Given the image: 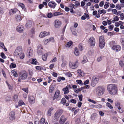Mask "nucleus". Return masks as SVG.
Returning <instances> with one entry per match:
<instances>
[{
	"label": "nucleus",
	"instance_id": "obj_14",
	"mask_svg": "<svg viewBox=\"0 0 124 124\" xmlns=\"http://www.w3.org/2000/svg\"><path fill=\"white\" fill-rule=\"evenodd\" d=\"M24 30V28L21 25H19L16 27L17 31L19 33H22L23 32Z\"/></svg>",
	"mask_w": 124,
	"mask_h": 124
},
{
	"label": "nucleus",
	"instance_id": "obj_55",
	"mask_svg": "<svg viewBox=\"0 0 124 124\" xmlns=\"http://www.w3.org/2000/svg\"><path fill=\"white\" fill-rule=\"evenodd\" d=\"M39 120L38 119H36L34 121L35 124H39Z\"/></svg>",
	"mask_w": 124,
	"mask_h": 124
},
{
	"label": "nucleus",
	"instance_id": "obj_46",
	"mask_svg": "<svg viewBox=\"0 0 124 124\" xmlns=\"http://www.w3.org/2000/svg\"><path fill=\"white\" fill-rule=\"evenodd\" d=\"M13 99L15 101H17L18 99L17 95L16 94L14 95V96Z\"/></svg>",
	"mask_w": 124,
	"mask_h": 124
},
{
	"label": "nucleus",
	"instance_id": "obj_5",
	"mask_svg": "<svg viewBox=\"0 0 124 124\" xmlns=\"http://www.w3.org/2000/svg\"><path fill=\"white\" fill-rule=\"evenodd\" d=\"M105 44L104 37L103 36H101L99 38V45L101 48H103Z\"/></svg>",
	"mask_w": 124,
	"mask_h": 124
},
{
	"label": "nucleus",
	"instance_id": "obj_20",
	"mask_svg": "<svg viewBox=\"0 0 124 124\" xmlns=\"http://www.w3.org/2000/svg\"><path fill=\"white\" fill-rule=\"evenodd\" d=\"M37 49L38 50L37 52L38 54L39 55H41L42 54L43 47L41 45H39L38 46Z\"/></svg>",
	"mask_w": 124,
	"mask_h": 124
},
{
	"label": "nucleus",
	"instance_id": "obj_48",
	"mask_svg": "<svg viewBox=\"0 0 124 124\" xmlns=\"http://www.w3.org/2000/svg\"><path fill=\"white\" fill-rule=\"evenodd\" d=\"M16 65L13 63H11L10 66V67L11 68H14L16 67Z\"/></svg>",
	"mask_w": 124,
	"mask_h": 124
},
{
	"label": "nucleus",
	"instance_id": "obj_57",
	"mask_svg": "<svg viewBox=\"0 0 124 124\" xmlns=\"http://www.w3.org/2000/svg\"><path fill=\"white\" fill-rule=\"evenodd\" d=\"M47 16L48 17L51 18L52 16L53 15L51 13H48Z\"/></svg>",
	"mask_w": 124,
	"mask_h": 124
},
{
	"label": "nucleus",
	"instance_id": "obj_29",
	"mask_svg": "<svg viewBox=\"0 0 124 124\" xmlns=\"http://www.w3.org/2000/svg\"><path fill=\"white\" fill-rule=\"evenodd\" d=\"M89 18L88 15L86 14H85V15L81 17V19L82 20H84L86 18L89 19Z\"/></svg>",
	"mask_w": 124,
	"mask_h": 124
},
{
	"label": "nucleus",
	"instance_id": "obj_31",
	"mask_svg": "<svg viewBox=\"0 0 124 124\" xmlns=\"http://www.w3.org/2000/svg\"><path fill=\"white\" fill-rule=\"evenodd\" d=\"M18 6L21 7L23 9H24V10H26V8H25L24 5L23 3H18Z\"/></svg>",
	"mask_w": 124,
	"mask_h": 124
},
{
	"label": "nucleus",
	"instance_id": "obj_45",
	"mask_svg": "<svg viewBox=\"0 0 124 124\" xmlns=\"http://www.w3.org/2000/svg\"><path fill=\"white\" fill-rule=\"evenodd\" d=\"M6 82L8 87L9 89L11 90L13 89L12 86L10 85L7 81H6Z\"/></svg>",
	"mask_w": 124,
	"mask_h": 124
},
{
	"label": "nucleus",
	"instance_id": "obj_53",
	"mask_svg": "<svg viewBox=\"0 0 124 124\" xmlns=\"http://www.w3.org/2000/svg\"><path fill=\"white\" fill-rule=\"evenodd\" d=\"M78 47L80 51H82L83 50V48L82 44H80L78 46Z\"/></svg>",
	"mask_w": 124,
	"mask_h": 124
},
{
	"label": "nucleus",
	"instance_id": "obj_28",
	"mask_svg": "<svg viewBox=\"0 0 124 124\" xmlns=\"http://www.w3.org/2000/svg\"><path fill=\"white\" fill-rule=\"evenodd\" d=\"M74 52L75 55L77 56L79 55V53L78 51V49L77 47L75 48Z\"/></svg>",
	"mask_w": 124,
	"mask_h": 124
},
{
	"label": "nucleus",
	"instance_id": "obj_32",
	"mask_svg": "<svg viewBox=\"0 0 124 124\" xmlns=\"http://www.w3.org/2000/svg\"><path fill=\"white\" fill-rule=\"evenodd\" d=\"M77 72L79 75L81 76H83L84 73L81 70H78L77 71Z\"/></svg>",
	"mask_w": 124,
	"mask_h": 124
},
{
	"label": "nucleus",
	"instance_id": "obj_10",
	"mask_svg": "<svg viewBox=\"0 0 124 124\" xmlns=\"http://www.w3.org/2000/svg\"><path fill=\"white\" fill-rule=\"evenodd\" d=\"M54 25L55 28H58L60 27L62 25L61 22L58 20H56L54 22Z\"/></svg>",
	"mask_w": 124,
	"mask_h": 124
},
{
	"label": "nucleus",
	"instance_id": "obj_60",
	"mask_svg": "<svg viewBox=\"0 0 124 124\" xmlns=\"http://www.w3.org/2000/svg\"><path fill=\"white\" fill-rule=\"evenodd\" d=\"M70 102L72 103L75 104L77 102V101L76 100L74 99H71L70 100Z\"/></svg>",
	"mask_w": 124,
	"mask_h": 124
},
{
	"label": "nucleus",
	"instance_id": "obj_49",
	"mask_svg": "<svg viewBox=\"0 0 124 124\" xmlns=\"http://www.w3.org/2000/svg\"><path fill=\"white\" fill-rule=\"evenodd\" d=\"M119 19L117 16H116L114 18L113 20L112 21V22H114L113 21H118Z\"/></svg>",
	"mask_w": 124,
	"mask_h": 124
},
{
	"label": "nucleus",
	"instance_id": "obj_26",
	"mask_svg": "<svg viewBox=\"0 0 124 124\" xmlns=\"http://www.w3.org/2000/svg\"><path fill=\"white\" fill-rule=\"evenodd\" d=\"M32 24V22L31 21H28L26 24V26L28 28H29L31 27Z\"/></svg>",
	"mask_w": 124,
	"mask_h": 124
},
{
	"label": "nucleus",
	"instance_id": "obj_34",
	"mask_svg": "<svg viewBox=\"0 0 124 124\" xmlns=\"http://www.w3.org/2000/svg\"><path fill=\"white\" fill-rule=\"evenodd\" d=\"M47 54H45L42 55V59L44 61H46L47 60Z\"/></svg>",
	"mask_w": 124,
	"mask_h": 124
},
{
	"label": "nucleus",
	"instance_id": "obj_38",
	"mask_svg": "<svg viewBox=\"0 0 124 124\" xmlns=\"http://www.w3.org/2000/svg\"><path fill=\"white\" fill-rule=\"evenodd\" d=\"M119 65L121 67H123L124 66V61L120 60L119 62Z\"/></svg>",
	"mask_w": 124,
	"mask_h": 124
},
{
	"label": "nucleus",
	"instance_id": "obj_3",
	"mask_svg": "<svg viewBox=\"0 0 124 124\" xmlns=\"http://www.w3.org/2000/svg\"><path fill=\"white\" fill-rule=\"evenodd\" d=\"M69 66L71 69H74L78 67L79 63L78 60L73 62L70 61L69 62Z\"/></svg>",
	"mask_w": 124,
	"mask_h": 124
},
{
	"label": "nucleus",
	"instance_id": "obj_51",
	"mask_svg": "<svg viewBox=\"0 0 124 124\" xmlns=\"http://www.w3.org/2000/svg\"><path fill=\"white\" fill-rule=\"evenodd\" d=\"M62 14L60 12H56L54 13V16H57L62 15Z\"/></svg>",
	"mask_w": 124,
	"mask_h": 124
},
{
	"label": "nucleus",
	"instance_id": "obj_12",
	"mask_svg": "<svg viewBox=\"0 0 124 124\" xmlns=\"http://www.w3.org/2000/svg\"><path fill=\"white\" fill-rule=\"evenodd\" d=\"M71 86L70 85H68L65 87L63 88L62 90L64 92V94H68L69 92V89H71Z\"/></svg>",
	"mask_w": 124,
	"mask_h": 124
},
{
	"label": "nucleus",
	"instance_id": "obj_64",
	"mask_svg": "<svg viewBox=\"0 0 124 124\" xmlns=\"http://www.w3.org/2000/svg\"><path fill=\"white\" fill-rule=\"evenodd\" d=\"M121 41L122 44L124 46V38H122L121 39Z\"/></svg>",
	"mask_w": 124,
	"mask_h": 124
},
{
	"label": "nucleus",
	"instance_id": "obj_36",
	"mask_svg": "<svg viewBox=\"0 0 124 124\" xmlns=\"http://www.w3.org/2000/svg\"><path fill=\"white\" fill-rule=\"evenodd\" d=\"M67 62L63 60L61 64V66L62 67H64L66 65Z\"/></svg>",
	"mask_w": 124,
	"mask_h": 124
},
{
	"label": "nucleus",
	"instance_id": "obj_24",
	"mask_svg": "<svg viewBox=\"0 0 124 124\" xmlns=\"http://www.w3.org/2000/svg\"><path fill=\"white\" fill-rule=\"evenodd\" d=\"M115 105L119 110V112L120 113H122L124 111V110H121V108L119 106L120 103L119 102H116L115 103Z\"/></svg>",
	"mask_w": 124,
	"mask_h": 124
},
{
	"label": "nucleus",
	"instance_id": "obj_11",
	"mask_svg": "<svg viewBox=\"0 0 124 124\" xmlns=\"http://www.w3.org/2000/svg\"><path fill=\"white\" fill-rule=\"evenodd\" d=\"M88 42L91 46H94L95 43V39L93 37H91L89 39Z\"/></svg>",
	"mask_w": 124,
	"mask_h": 124
},
{
	"label": "nucleus",
	"instance_id": "obj_1",
	"mask_svg": "<svg viewBox=\"0 0 124 124\" xmlns=\"http://www.w3.org/2000/svg\"><path fill=\"white\" fill-rule=\"evenodd\" d=\"M107 90L109 93L111 95H113L116 94L118 89L117 85L112 84L108 85L107 86Z\"/></svg>",
	"mask_w": 124,
	"mask_h": 124
},
{
	"label": "nucleus",
	"instance_id": "obj_58",
	"mask_svg": "<svg viewBox=\"0 0 124 124\" xmlns=\"http://www.w3.org/2000/svg\"><path fill=\"white\" fill-rule=\"evenodd\" d=\"M35 68L37 70H40L42 69V68L40 66H37L35 67Z\"/></svg>",
	"mask_w": 124,
	"mask_h": 124
},
{
	"label": "nucleus",
	"instance_id": "obj_9",
	"mask_svg": "<svg viewBox=\"0 0 124 124\" xmlns=\"http://www.w3.org/2000/svg\"><path fill=\"white\" fill-rule=\"evenodd\" d=\"M15 112L14 111H12L9 114V119L11 121L14 120L16 118Z\"/></svg>",
	"mask_w": 124,
	"mask_h": 124
},
{
	"label": "nucleus",
	"instance_id": "obj_37",
	"mask_svg": "<svg viewBox=\"0 0 124 124\" xmlns=\"http://www.w3.org/2000/svg\"><path fill=\"white\" fill-rule=\"evenodd\" d=\"M72 44V42L71 41H70L68 42L66 45V46L67 47H70Z\"/></svg>",
	"mask_w": 124,
	"mask_h": 124
},
{
	"label": "nucleus",
	"instance_id": "obj_42",
	"mask_svg": "<svg viewBox=\"0 0 124 124\" xmlns=\"http://www.w3.org/2000/svg\"><path fill=\"white\" fill-rule=\"evenodd\" d=\"M109 3L108 2H106L104 5V8L105 9H107L109 6Z\"/></svg>",
	"mask_w": 124,
	"mask_h": 124
},
{
	"label": "nucleus",
	"instance_id": "obj_40",
	"mask_svg": "<svg viewBox=\"0 0 124 124\" xmlns=\"http://www.w3.org/2000/svg\"><path fill=\"white\" fill-rule=\"evenodd\" d=\"M106 106L109 108L111 109H112L113 108V107L111 104L108 102H107L106 103Z\"/></svg>",
	"mask_w": 124,
	"mask_h": 124
},
{
	"label": "nucleus",
	"instance_id": "obj_56",
	"mask_svg": "<svg viewBox=\"0 0 124 124\" xmlns=\"http://www.w3.org/2000/svg\"><path fill=\"white\" fill-rule=\"evenodd\" d=\"M23 104H24V103L22 101H20L19 102V105L21 106Z\"/></svg>",
	"mask_w": 124,
	"mask_h": 124
},
{
	"label": "nucleus",
	"instance_id": "obj_39",
	"mask_svg": "<svg viewBox=\"0 0 124 124\" xmlns=\"http://www.w3.org/2000/svg\"><path fill=\"white\" fill-rule=\"evenodd\" d=\"M12 73H13L14 76L16 77H17L18 75L17 72L14 70L11 71Z\"/></svg>",
	"mask_w": 124,
	"mask_h": 124
},
{
	"label": "nucleus",
	"instance_id": "obj_41",
	"mask_svg": "<svg viewBox=\"0 0 124 124\" xmlns=\"http://www.w3.org/2000/svg\"><path fill=\"white\" fill-rule=\"evenodd\" d=\"M76 82L77 83L80 85H83V84L82 83V81L81 80H76Z\"/></svg>",
	"mask_w": 124,
	"mask_h": 124
},
{
	"label": "nucleus",
	"instance_id": "obj_61",
	"mask_svg": "<svg viewBox=\"0 0 124 124\" xmlns=\"http://www.w3.org/2000/svg\"><path fill=\"white\" fill-rule=\"evenodd\" d=\"M45 122V119L44 118H42L40 120V123L41 124H43Z\"/></svg>",
	"mask_w": 124,
	"mask_h": 124
},
{
	"label": "nucleus",
	"instance_id": "obj_4",
	"mask_svg": "<svg viewBox=\"0 0 124 124\" xmlns=\"http://www.w3.org/2000/svg\"><path fill=\"white\" fill-rule=\"evenodd\" d=\"M27 77V73L25 71H22L20 73L18 80L20 82L21 79H26Z\"/></svg>",
	"mask_w": 124,
	"mask_h": 124
},
{
	"label": "nucleus",
	"instance_id": "obj_47",
	"mask_svg": "<svg viewBox=\"0 0 124 124\" xmlns=\"http://www.w3.org/2000/svg\"><path fill=\"white\" fill-rule=\"evenodd\" d=\"M96 114H92L91 116V119L93 120H94L96 117Z\"/></svg>",
	"mask_w": 124,
	"mask_h": 124
},
{
	"label": "nucleus",
	"instance_id": "obj_18",
	"mask_svg": "<svg viewBox=\"0 0 124 124\" xmlns=\"http://www.w3.org/2000/svg\"><path fill=\"white\" fill-rule=\"evenodd\" d=\"M60 91L59 90H57L56 91L55 94L53 98V100H54L55 99H57L58 98H60Z\"/></svg>",
	"mask_w": 124,
	"mask_h": 124
},
{
	"label": "nucleus",
	"instance_id": "obj_33",
	"mask_svg": "<svg viewBox=\"0 0 124 124\" xmlns=\"http://www.w3.org/2000/svg\"><path fill=\"white\" fill-rule=\"evenodd\" d=\"M54 109V108H53L51 107L49 108V109L48 112V115L49 116H50L51 115V112Z\"/></svg>",
	"mask_w": 124,
	"mask_h": 124
},
{
	"label": "nucleus",
	"instance_id": "obj_30",
	"mask_svg": "<svg viewBox=\"0 0 124 124\" xmlns=\"http://www.w3.org/2000/svg\"><path fill=\"white\" fill-rule=\"evenodd\" d=\"M88 61V60L86 57L85 56H84L83 57V60L81 61L82 64H84L86 62Z\"/></svg>",
	"mask_w": 124,
	"mask_h": 124
},
{
	"label": "nucleus",
	"instance_id": "obj_59",
	"mask_svg": "<svg viewBox=\"0 0 124 124\" xmlns=\"http://www.w3.org/2000/svg\"><path fill=\"white\" fill-rule=\"evenodd\" d=\"M66 102V101L64 98H63L61 100V102L63 104H65Z\"/></svg>",
	"mask_w": 124,
	"mask_h": 124
},
{
	"label": "nucleus",
	"instance_id": "obj_27",
	"mask_svg": "<svg viewBox=\"0 0 124 124\" xmlns=\"http://www.w3.org/2000/svg\"><path fill=\"white\" fill-rule=\"evenodd\" d=\"M124 7V5L122 4L121 6L119 4H117L116 6V9L118 10H120L121 9V8L123 7Z\"/></svg>",
	"mask_w": 124,
	"mask_h": 124
},
{
	"label": "nucleus",
	"instance_id": "obj_16",
	"mask_svg": "<svg viewBox=\"0 0 124 124\" xmlns=\"http://www.w3.org/2000/svg\"><path fill=\"white\" fill-rule=\"evenodd\" d=\"M49 34V32L44 31L41 32L40 33L39 36L40 37L43 38L47 36Z\"/></svg>",
	"mask_w": 124,
	"mask_h": 124
},
{
	"label": "nucleus",
	"instance_id": "obj_19",
	"mask_svg": "<svg viewBox=\"0 0 124 124\" xmlns=\"http://www.w3.org/2000/svg\"><path fill=\"white\" fill-rule=\"evenodd\" d=\"M66 120V119L65 118L64 116L63 115H62L60 117L59 122L61 124H63L65 122Z\"/></svg>",
	"mask_w": 124,
	"mask_h": 124
},
{
	"label": "nucleus",
	"instance_id": "obj_6",
	"mask_svg": "<svg viewBox=\"0 0 124 124\" xmlns=\"http://www.w3.org/2000/svg\"><path fill=\"white\" fill-rule=\"evenodd\" d=\"M63 112V110L60 109L57 110L54 115V118L56 119L58 118Z\"/></svg>",
	"mask_w": 124,
	"mask_h": 124
},
{
	"label": "nucleus",
	"instance_id": "obj_62",
	"mask_svg": "<svg viewBox=\"0 0 124 124\" xmlns=\"http://www.w3.org/2000/svg\"><path fill=\"white\" fill-rule=\"evenodd\" d=\"M112 13L114 14H116L117 12V10L116 9H112L111 11Z\"/></svg>",
	"mask_w": 124,
	"mask_h": 124
},
{
	"label": "nucleus",
	"instance_id": "obj_52",
	"mask_svg": "<svg viewBox=\"0 0 124 124\" xmlns=\"http://www.w3.org/2000/svg\"><path fill=\"white\" fill-rule=\"evenodd\" d=\"M4 12V9L2 7L0 6V14Z\"/></svg>",
	"mask_w": 124,
	"mask_h": 124
},
{
	"label": "nucleus",
	"instance_id": "obj_35",
	"mask_svg": "<svg viewBox=\"0 0 124 124\" xmlns=\"http://www.w3.org/2000/svg\"><path fill=\"white\" fill-rule=\"evenodd\" d=\"M99 13L100 14H101L102 13L105 14L106 12V11L104 9L102 10H99L98 11Z\"/></svg>",
	"mask_w": 124,
	"mask_h": 124
},
{
	"label": "nucleus",
	"instance_id": "obj_63",
	"mask_svg": "<svg viewBox=\"0 0 124 124\" xmlns=\"http://www.w3.org/2000/svg\"><path fill=\"white\" fill-rule=\"evenodd\" d=\"M120 18L121 20H122L124 19V14L122 13L120 15Z\"/></svg>",
	"mask_w": 124,
	"mask_h": 124
},
{
	"label": "nucleus",
	"instance_id": "obj_54",
	"mask_svg": "<svg viewBox=\"0 0 124 124\" xmlns=\"http://www.w3.org/2000/svg\"><path fill=\"white\" fill-rule=\"evenodd\" d=\"M47 39L48 40H49L48 41L49 42H54V38L52 37H51V38L48 39Z\"/></svg>",
	"mask_w": 124,
	"mask_h": 124
},
{
	"label": "nucleus",
	"instance_id": "obj_23",
	"mask_svg": "<svg viewBox=\"0 0 124 124\" xmlns=\"http://www.w3.org/2000/svg\"><path fill=\"white\" fill-rule=\"evenodd\" d=\"M31 62V63L32 64H34L36 65H39V63L37 62L36 59H31L30 60Z\"/></svg>",
	"mask_w": 124,
	"mask_h": 124
},
{
	"label": "nucleus",
	"instance_id": "obj_17",
	"mask_svg": "<svg viewBox=\"0 0 124 124\" xmlns=\"http://www.w3.org/2000/svg\"><path fill=\"white\" fill-rule=\"evenodd\" d=\"M112 49L115 51H120L121 49L120 46L118 45H116L113 46Z\"/></svg>",
	"mask_w": 124,
	"mask_h": 124
},
{
	"label": "nucleus",
	"instance_id": "obj_8",
	"mask_svg": "<svg viewBox=\"0 0 124 124\" xmlns=\"http://www.w3.org/2000/svg\"><path fill=\"white\" fill-rule=\"evenodd\" d=\"M98 79L95 77H94L92 78L91 83V85L93 87L95 86L98 81Z\"/></svg>",
	"mask_w": 124,
	"mask_h": 124
},
{
	"label": "nucleus",
	"instance_id": "obj_7",
	"mask_svg": "<svg viewBox=\"0 0 124 124\" xmlns=\"http://www.w3.org/2000/svg\"><path fill=\"white\" fill-rule=\"evenodd\" d=\"M22 48L21 46H18L16 48L15 52L14 54L17 56H18L22 52Z\"/></svg>",
	"mask_w": 124,
	"mask_h": 124
},
{
	"label": "nucleus",
	"instance_id": "obj_25",
	"mask_svg": "<svg viewBox=\"0 0 124 124\" xmlns=\"http://www.w3.org/2000/svg\"><path fill=\"white\" fill-rule=\"evenodd\" d=\"M15 19L16 21L19 22L22 20V18L20 15L17 14L15 16Z\"/></svg>",
	"mask_w": 124,
	"mask_h": 124
},
{
	"label": "nucleus",
	"instance_id": "obj_2",
	"mask_svg": "<svg viewBox=\"0 0 124 124\" xmlns=\"http://www.w3.org/2000/svg\"><path fill=\"white\" fill-rule=\"evenodd\" d=\"M95 90L97 95L101 96L104 94L105 89L101 86H98L95 88Z\"/></svg>",
	"mask_w": 124,
	"mask_h": 124
},
{
	"label": "nucleus",
	"instance_id": "obj_43",
	"mask_svg": "<svg viewBox=\"0 0 124 124\" xmlns=\"http://www.w3.org/2000/svg\"><path fill=\"white\" fill-rule=\"evenodd\" d=\"M102 56H100L97 57L96 60L97 62H99L102 61Z\"/></svg>",
	"mask_w": 124,
	"mask_h": 124
},
{
	"label": "nucleus",
	"instance_id": "obj_15",
	"mask_svg": "<svg viewBox=\"0 0 124 124\" xmlns=\"http://www.w3.org/2000/svg\"><path fill=\"white\" fill-rule=\"evenodd\" d=\"M56 5V3L54 1H51L48 3V5L49 7L52 8H54Z\"/></svg>",
	"mask_w": 124,
	"mask_h": 124
},
{
	"label": "nucleus",
	"instance_id": "obj_13",
	"mask_svg": "<svg viewBox=\"0 0 124 124\" xmlns=\"http://www.w3.org/2000/svg\"><path fill=\"white\" fill-rule=\"evenodd\" d=\"M33 51L31 47L28 48L27 54L29 57L31 56L33 54Z\"/></svg>",
	"mask_w": 124,
	"mask_h": 124
},
{
	"label": "nucleus",
	"instance_id": "obj_50",
	"mask_svg": "<svg viewBox=\"0 0 124 124\" xmlns=\"http://www.w3.org/2000/svg\"><path fill=\"white\" fill-rule=\"evenodd\" d=\"M54 87L52 86H51L49 88V90L50 93H52L54 91Z\"/></svg>",
	"mask_w": 124,
	"mask_h": 124
},
{
	"label": "nucleus",
	"instance_id": "obj_44",
	"mask_svg": "<svg viewBox=\"0 0 124 124\" xmlns=\"http://www.w3.org/2000/svg\"><path fill=\"white\" fill-rule=\"evenodd\" d=\"M18 56H19L20 58L21 59H23L24 57V54L23 53H22L20 54L19 55H18Z\"/></svg>",
	"mask_w": 124,
	"mask_h": 124
},
{
	"label": "nucleus",
	"instance_id": "obj_22",
	"mask_svg": "<svg viewBox=\"0 0 124 124\" xmlns=\"http://www.w3.org/2000/svg\"><path fill=\"white\" fill-rule=\"evenodd\" d=\"M29 102L31 104L34 103L35 102L34 98L32 96H29L28 97Z\"/></svg>",
	"mask_w": 124,
	"mask_h": 124
},
{
	"label": "nucleus",
	"instance_id": "obj_21",
	"mask_svg": "<svg viewBox=\"0 0 124 124\" xmlns=\"http://www.w3.org/2000/svg\"><path fill=\"white\" fill-rule=\"evenodd\" d=\"M17 10V9L16 8L11 9L9 10L8 14L9 15H12L16 13Z\"/></svg>",
	"mask_w": 124,
	"mask_h": 124
}]
</instances>
